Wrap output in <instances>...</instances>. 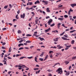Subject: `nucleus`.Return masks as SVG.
<instances>
[{
    "label": "nucleus",
    "instance_id": "obj_33",
    "mask_svg": "<svg viewBox=\"0 0 76 76\" xmlns=\"http://www.w3.org/2000/svg\"><path fill=\"white\" fill-rule=\"evenodd\" d=\"M12 48L11 47H10L9 48V52L10 53V52H11V51H12V49L11 48Z\"/></svg>",
    "mask_w": 76,
    "mask_h": 76
},
{
    "label": "nucleus",
    "instance_id": "obj_24",
    "mask_svg": "<svg viewBox=\"0 0 76 76\" xmlns=\"http://www.w3.org/2000/svg\"><path fill=\"white\" fill-rule=\"evenodd\" d=\"M41 71L40 70H39L37 71H36V74H38V73H39V72H40V71Z\"/></svg>",
    "mask_w": 76,
    "mask_h": 76
},
{
    "label": "nucleus",
    "instance_id": "obj_47",
    "mask_svg": "<svg viewBox=\"0 0 76 76\" xmlns=\"http://www.w3.org/2000/svg\"><path fill=\"white\" fill-rule=\"evenodd\" d=\"M1 49H6V48L4 47V46H2L1 47Z\"/></svg>",
    "mask_w": 76,
    "mask_h": 76
},
{
    "label": "nucleus",
    "instance_id": "obj_4",
    "mask_svg": "<svg viewBox=\"0 0 76 76\" xmlns=\"http://www.w3.org/2000/svg\"><path fill=\"white\" fill-rule=\"evenodd\" d=\"M73 8L75 7V6H76V4H71L70 5Z\"/></svg>",
    "mask_w": 76,
    "mask_h": 76
},
{
    "label": "nucleus",
    "instance_id": "obj_32",
    "mask_svg": "<svg viewBox=\"0 0 76 76\" xmlns=\"http://www.w3.org/2000/svg\"><path fill=\"white\" fill-rule=\"evenodd\" d=\"M18 15H17L15 16V18H16V19H19L18 17Z\"/></svg>",
    "mask_w": 76,
    "mask_h": 76
},
{
    "label": "nucleus",
    "instance_id": "obj_20",
    "mask_svg": "<svg viewBox=\"0 0 76 76\" xmlns=\"http://www.w3.org/2000/svg\"><path fill=\"white\" fill-rule=\"evenodd\" d=\"M26 42L27 44V43H31V42L30 41H26Z\"/></svg>",
    "mask_w": 76,
    "mask_h": 76
},
{
    "label": "nucleus",
    "instance_id": "obj_57",
    "mask_svg": "<svg viewBox=\"0 0 76 76\" xmlns=\"http://www.w3.org/2000/svg\"><path fill=\"white\" fill-rule=\"evenodd\" d=\"M24 48L26 49L27 50H28L29 48L28 47H25Z\"/></svg>",
    "mask_w": 76,
    "mask_h": 76
},
{
    "label": "nucleus",
    "instance_id": "obj_50",
    "mask_svg": "<svg viewBox=\"0 0 76 76\" xmlns=\"http://www.w3.org/2000/svg\"><path fill=\"white\" fill-rule=\"evenodd\" d=\"M33 47H34V46H30V48L31 49H32V48H33Z\"/></svg>",
    "mask_w": 76,
    "mask_h": 76
},
{
    "label": "nucleus",
    "instance_id": "obj_43",
    "mask_svg": "<svg viewBox=\"0 0 76 76\" xmlns=\"http://www.w3.org/2000/svg\"><path fill=\"white\" fill-rule=\"evenodd\" d=\"M28 3H29V5H31L32 4V2H28Z\"/></svg>",
    "mask_w": 76,
    "mask_h": 76
},
{
    "label": "nucleus",
    "instance_id": "obj_59",
    "mask_svg": "<svg viewBox=\"0 0 76 76\" xmlns=\"http://www.w3.org/2000/svg\"><path fill=\"white\" fill-rule=\"evenodd\" d=\"M7 58H9V59H12V58H10L9 56H8Z\"/></svg>",
    "mask_w": 76,
    "mask_h": 76
},
{
    "label": "nucleus",
    "instance_id": "obj_53",
    "mask_svg": "<svg viewBox=\"0 0 76 76\" xmlns=\"http://www.w3.org/2000/svg\"><path fill=\"white\" fill-rule=\"evenodd\" d=\"M50 18V17L49 16L46 17V19H48V18Z\"/></svg>",
    "mask_w": 76,
    "mask_h": 76
},
{
    "label": "nucleus",
    "instance_id": "obj_12",
    "mask_svg": "<svg viewBox=\"0 0 76 76\" xmlns=\"http://www.w3.org/2000/svg\"><path fill=\"white\" fill-rule=\"evenodd\" d=\"M70 75V72L68 71L65 74L66 76H69Z\"/></svg>",
    "mask_w": 76,
    "mask_h": 76
},
{
    "label": "nucleus",
    "instance_id": "obj_46",
    "mask_svg": "<svg viewBox=\"0 0 76 76\" xmlns=\"http://www.w3.org/2000/svg\"><path fill=\"white\" fill-rule=\"evenodd\" d=\"M70 13H71V12L69 10L68 12V15H70Z\"/></svg>",
    "mask_w": 76,
    "mask_h": 76
},
{
    "label": "nucleus",
    "instance_id": "obj_42",
    "mask_svg": "<svg viewBox=\"0 0 76 76\" xmlns=\"http://www.w3.org/2000/svg\"><path fill=\"white\" fill-rule=\"evenodd\" d=\"M8 7V5L7 6H5L4 7V9H7V7Z\"/></svg>",
    "mask_w": 76,
    "mask_h": 76
},
{
    "label": "nucleus",
    "instance_id": "obj_41",
    "mask_svg": "<svg viewBox=\"0 0 76 76\" xmlns=\"http://www.w3.org/2000/svg\"><path fill=\"white\" fill-rule=\"evenodd\" d=\"M64 19L63 18H58V20H63Z\"/></svg>",
    "mask_w": 76,
    "mask_h": 76
},
{
    "label": "nucleus",
    "instance_id": "obj_61",
    "mask_svg": "<svg viewBox=\"0 0 76 76\" xmlns=\"http://www.w3.org/2000/svg\"><path fill=\"white\" fill-rule=\"evenodd\" d=\"M18 67H22V66H21V65H18Z\"/></svg>",
    "mask_w": 76,
    "mask_h": 76
},
{
    "label": "nucleus",
    "instance_id": "obj_40",
    "mask_svg": "<svg viewBox=\"0 0 76 76\" xmlns=\"http://www.w3.org/2000/svg\"><path fill=\"white\" fill-rule=\"evenodd\" d=\"M64 37H66V38H68V36L67 35H64Z\"/></svg>",
    "mask_w": 76,
    "mask_h": 76
},
{
    "label": "nucleus",
    "instance_id": "obj_21",
    "mask_svg": "<svg viewBox=\"0 0 76 76\" xmlns=\"http://www.w3.org/2000/svg\"><path fill=\"white\" fill-rule=\"evenodd\" d=\"M61 38H62V39L64 40H66V39L67 38H66L65 37H61Z\"/></svg>",
    "mask_w": 76,
    "mask_h": 76
},
{
    "label": "nucleus",
    "instance_id": "obj_56",
    "mask_svg": "<svg viewBox=\"0 0 76 76\" xmlns=\"http://www.w3.org/2000/svg\"><path fill=\"white\" fill-rule=\"evenodd\" d=\"M47 30H48V31H50V28H49L48 29H47Z\"/></svg>",
    "mask_w": 76,
    "mask_h": 76
},
{
    "label": "nucleus",
    "instance_id": "obj_7",
    "mask_svg": "<svg viewBox=\"0 0 76 76\" xmlns=\"http://www.w3.org/2000/svg\"><path fill=\"white\" fill-rule=\"evenodd\" d=\"M36 57H35L34 60H35V61H36V62H37V63H38V61H37V57H38V56L37 55L36 56Z\"/></svg>",
    "mask_w": 76,
    "mask_h": 76
},
{
    "label": "nucleus",
    "instance_id": "obj_16",
    "mask_svg": "<svg viewBox=\"0 0 76 76\" xmlns=\"http://www.w3.org/2000/svg\"><path fill=\"white\" fill-rule=\"evenodd\" d=\"M24 58H27L26 57H24V56L21 57L19 58V60H22V59H23Z\"/></svg>",
    "mask_w": 76,
    "mask_h": 76
},
{
    "label": "nucleus",
    "instance_id": "obj_13",
    "mask_svg": "<svg viewBox=\"0 0 76 76\" xmlns=\"http://www.w3.org/2000/svg\"><path fill=\"white\" fill-rule=\"evenodd\" d=\"M53 22V20L52 19H50L48 21V22L49 23H51Z\"/></svg>",
    "mask_w": 76,
    "mask_h": 76
},
{
    "label": "nucleus",
    "instance_id": "obj_2",
    "mask_svg": "<svg viewBox=\"0 0 76 76\" xmlns=\"http://www.w3.org/2000/svg\"><path fill=\"white\" fill-rule=\"evenodd\" d=\"M57 47H58L57 48L58 49V50H60V49H61V48H63V47L60 46V45H57Z\"/></svg>",
    "mask_w": 76,
    "mask_h": 76
},
{
    "label": "nucleus",
    "instance_id": "obj_25",
    "mask_svg": "<svg viewBox=\"0 0 76 76\" xmlns=\"http://www.w3.org/2000/svg\"><path fill=\"white\" fill-rule=\"evenodd\" d=\"M38 20H37V19H36L35 20V22L37 25L38 24Z\"/></svg>",
    "mask_w": 76,
    "mask_h": 76
},
{
    "label": "nucleus",
    "instance_id": "obj_30",
    "mask_svg": "<svg viewBox=\"0 0 76 76\" xmlns=\"http://www.w3.org/2000/svg\"><path fill=\"white\" fill-rule=\"evenodd\" d=\"M39 60H40V61H43L44 59H43V58H39Z\"/></svg>",
    "mask_w": 76,
    "mask_h": 76
},
{
    "label": "nucleus",
    "instance_id": "obj_1",
    "mask_svg": "<svg viewBox=\"0 0 76 76\" xmlns=\"http://www.w3.org/2000/svg\"><path fill=\"white\" fill-rule=\"evenodd\" d=\"M56 72H58V74H59L60 73V75H61L62 74V73H63V70H62V68H58V69L56 71Z\"/></svg>",
    "mask_w": 76,
    "mask_h": 76
},
{
    "label": "nucleus",
    "instance_id": "obj_3",
    "mask_svg": "<svg viewBox=\"0 0 76 76\" xmlns=\"http://www.w3.org/2000/svg\"><path fill=\"white\" fill-rule=\"evenodd\" d=\"M25 14L23 13V15H20V17L21 18H23V19H24L25 18Z\"/></svg>",
    "mask_w": 76,
    "mask_h": 76
},
{
    "label": "nucleus",
    "instance_id": "obj_48",
    "mask_svg": "<svg viewBox=\"0 0 76 76\" xmlns=\"http://www.w3.org/2000/svg\"><path fill=\"white\" fill-rule=\"evenodd\" d=\"M39 12L40 13H42L43 12L41 10H39Z\"/></svg>",
    "mask_w": 76,
    "mask_h": 76
},
{
    "label": "nucleus",
    "instance_id": "obj_27",
    "mask_svg": "<svg viewBox=\"0 0 76 76\" xmlns=\"http://www.w3.org/2000/svg\"><path fill=\"white\" fill-rule=\"evenodd\" d=\"M24 41V40L21 39V40H20V41L19 42V43H21L22 42H23V41Z\"/></svg>",
    "mask_w": 76,
    "mask_h": 76
},
{
    "label": "nucleus",
    "instance_id": "obj_11",
    "mask_svg": "<svg viewBox=\"0 0 76 76\" xmlns=\"http://www.w3.org/2000/svg\"><path fill=\"white\" fill-rule=\"evenodd\" d=\"M39 4V1L38 0L37 1H36L35 2L34 4Z\"/></svg>",
    "mask_w": 76,
    "mask_h": 76
},
{
    "label": "nucleus",
    "instance_id": "obj_22",
    "mask_svg": "<svg viewBox=\"0 0 76 76\" xmlns=\"http://www.w3.org/2000/svg\"><path fill=\"white\" fill-rule=\"evenodd\" d=\"M18 34H21V33H22V31L20 30H18Z\"/></svg>",
    "mask_w": 76,
    "mask_h": 76
},
{
    "label": "nucleus",
    "instance_id": "obj_36",
    "mask_svg": "<svg viewBox=\"0 0 76 76\" xmlns=\"http://www.w3.org/2000/svg\"><path fill=\"white\" fill-rule=\"evenodd\" d=\"M27 58L29 59H31V58H33V57L31 56L30 57H27Z\"/></svg>",
    "mask_w": 76,
    "mask_h": 76
},
{
    "label": "nucleus",
    "instance_id": "obj_60",
    "mask_svg": "<svg viewBox=\"0 0 76 76\" xmlns=\"http://www.w3.org/2000/svg\"><path fill=\"white\" fill-rule=\"evenodd\" d=\"M70 20H72V21H74V19L72 18H70Z\"/></svg>",
    "mask_w": 76,
    "mask_h": 76
},
{
    "label": "nucleus",
    "instance_id": "obj_49",
    "mask_svg": "<svg viewBox=\"0 0 76 76\" xmlns=\"http://www.w3.org/2000/svg\"><path fill=\"white\" fill-rule=\"evenodd\" d=\"M73 27H72L70 28V30H73Z\"/></svg>",
    "mask_w": 76,
    "mask_h": 76
},
{
    "label": "nucleus",
    "instance_id": "obj_62",
    "mask_svg": "<svg viewBox=\"0 0 76 76\" xmlns=\"http://www.w3.org/2000/svg\"><path fill=\"white\" fill-rule=\"evenodd\" d=\"M19 13H20V11L19 10H18V11H17L18 14H19Z\"/></svg>",
    "mask_w": 76,
    "mask_h": 76
},
{
    "label": "nucleus",
    "instance_id": "obj_64",
    "mask_svg": "<svg viewBox=\"0 0 76 76\" xmlns=\"http://www.w3.org/2000/svg\"><path fill=\"white\" fill-rule=\"evenodd\" d=\"M48 76H52V75H51V74H49L48 75Z\"/></svg>",
    "mask_w": 76,
    "mask_h": 76
},
{
    "label": "nucleus",
    "instance_id": "obj_8",
    "mask_svg": "<svg viewBox=\"0 0 76 76\" xmlns=\"http://www.w3.org/2000/svg\"><path fill=\"white\" fill-rule=\"evenodd\" d=\"M61 25V23H58L57 25V26L58 29H60V25Z\"/></svg>",
    "mask_w": 76,
    "mask_h": 76
},
{
    "label": "nucleus",
    "instance_id": "obj_5",
    "mask_svg": "<svg viewBox=\"0 0 76 76\" xmlns=\"http://www.w3.org/2000/svg\"><path fill=\"white\" fill-rule=\"evenodd\" d=\"M58 38L57 37L56 38H55L53 39V40L54 41H55V42H57V41H58Z\"/></svg>",
    "mask_w": 76,
    "mask_h": 76
},
{
    "label": "nucleus",
    "instance_id": "obj_37",
    "mask_svg": "<svg viewBox=\"0 0 76 76\" xmlns=\"http://www.w3.org/2000/svg\"><path fill=\"white\" fill-rule=\"evenodd\" d=\"M22 65V66H23L24 67H23V68H25V67L26 68H27V67L26 66H25V65Z\"/></svg>",
    "mask_w": 76,
    "mask_h": 76
},
{
    "label": "nucleus",
    "instance_id": "obj_55",
    "mask_svg": "<svg viewBox=\"0 0 76 76\" xmlns=\"http://www.w3.org/2000/svg\"><path fill=\"white\" fill-rule=\"evenodd\" d=\"M59 7H63V5H61V6L59 5Z\"/></svg>",
    "mask_w": 76,
    "mask_h": 76
},
{
    "label": "nucleus",
    "instance_id": "obj_15",
    "mask_svg": "<svg viewBox=\"0 0 76 76\" xmlns=\"http://www.w3.org/2000/svg\"><path fill=\"white\" fill-rule=\"evenodd\" d=\"M46 12H50V10H49V8H47L46 9Z\"/></svg>",
    "mask_w": 76,
    "mask_h": 76
},
{
    "label": "nucleus",
    "instance_id": "obj_39",
    "mask_svg": "<svg viewBox=\"0 0 76 76\" xmlns=\"http://www.w3.org/2000/svg\"><path fill=\"white\" fill-rule=\"evenodd\" d=\"M76 56L73 57L72 58V59L73 60H74V59H76Z\"/></svg>",
    "mask_w": 76,
    "mask_h": 76
},
{
    "label": "nucleus",
    "instance_id": "obj_58",
    "mask_svg": "<svg viewBox=\"0 0 76 76\" xmlns=\"http://www.w3.org/2000/svg\"><path fill=\"white\" fill-rule=\"evenodd\" d=\"M6 44V42H4L2 44V45H4Z\"/></svg>",
    "mask_w": 76,
    "mask_h": 76
},
{
    "label": "nucleus",
    "instance_id": "obj_54",
    "mask_svg": "<svg viewBox=\"0 0 76 76\" xmlns=\"http://www.w3.org/2000/svg\"><path fill=\"white\" fill-rule=\"evenodd\" d=\"M2 30H6V28H2Z\"/></svg>",
    "mask_w": 76,
    "mask_h": 76
},
{
    "label": "nucleus",
    "instance_id": "obj_6",
    "mask_svg": "<svg viewBox=\"0 0 76 76\" xmlns=\"http://www.w3.org/2000/svg\"><path fill=\"white\" fill-rule=\"evenodd\" d=\"M60 64L59 63H55V64L54 65V66H52V67H55V66H56V65H57L58 64H59V66H60Z\"/></svg>",
    "mask_w": 76,
    "mask_h": 76
},
{
    "label": "nucleus",
    "instance_id": "obj_17",
    "mask_svg": "<svg viewBox=\"0 0 76 76\" xmlns=\"http://www.w3.org/2000/svg\"><path fill=\"white\" fill-rule=\"evenodd\" d=\"M75 40H72L71 41V43L72 44H74V43H75Z\"/></svg>",
    "mask_w": 76,
    "mask_h": 76
},
{
    "label": "nucleus",
    "instance_id": "obj_34",
    "mask_svg": "<svg viewBox=\"0 0 76 76\" xmlns=\"http://www.w3.org/2000/svg\"><path fill=\"white\" fill-rule=\"evenodd\" d=\"M64 32H63L62 34H60V36H62L63 34H64Z\"/></svg>",
    "mask_w": 76,
    "mask_h": 76
},
{
    "label": "nucleus",
    "instance_id": "obj_10",
    "mask_svg": "<svg viewBox=\"0 0 76 76\" xmlns=\"http://www.w3.org/2000/svg\"><path fill=\"white\" fill-rule=\"evenodd\" d=\"M43 3H44L45 4H48V2L47 1H45L44 0L42 1Z\"/></svg>",
    "mask_w": 76,
    "mask_h": 76
},
{
    "label": "nucleus",
    "instance_id": "obj_28",
    "mask_svg": "<svg viewBox=\"0 0 76 76\" xmlns=\"http://www.w3.org/2000/svg\"><path fill=\"white\" fill-rule=\"evenodd\" d=\"M72 46V45H69V46H67L66 47V48H70L71 46Z\"/></svg>",
    "mask_w": 76,
    "mask_h": 76
},
{
    "label": "nucleus",
    "instance_id": "obj_26",
    "mask_svg": "<svg viewBox=\"0 0 76 76\" xmlns=\"http://www.w3.org/2000/svg\"><path fill=\"white\" fill-rule=\"evenodd\" d=\"M31 13V14H33V15H32V16L33 17H34V16H35V13L34 12H32Z\"/></svg>",
    "mask_w": 76,
    "mask_h": 76
},
{
    "label": "nucleus",
    "instance_id": "obj_38",
    "mask_svg": "<svg viewBox=\"0 0 76 76\" xmlns=\"http://www.w3.org/2000/svg\"><path fill=\"white\" fill-rule=\"evenodd\" d=\"M64 17L65 18H67L68 17V15H64Z\"/></svg>",
    "mask_w": 76,
    "mask_h": 76
},
{
    "label": "nucleus",
    "instance_id": "obj_29",
    "mask_svg": "<svg viewBox=\"0 0 76 76\" xmlns=\"http://www.w3.org/2000/svg\"><path fill=\"white\" fill-rule=\"evenodd\" d=\"M26 36L27 37H31V36H32V35L28 34H27V35H26Z\"/></svg>",
    "mask_w": 76,
    "mask_h": 76
},
{
    "label": "nucleus",
    "instance_id": "obj_9",
    "mask_svg": "<svg viewBox=\"0 0 76 76\" xmlns=\"http://www.w3.org/2000/svg\"><path fill=\"white\" fill-rule=\"evenodd\" d=\"M38 39H40V40L41 41H42L43 40H44V41H45V39H44V38H41L40 37H39L38 38Z\"/></svg>",
    "mask_w": 76,
    "mask_h": 76
},
{
    "label": "nucleus",
    "instance_id": "obj_52",
    "mask_svg": "<svg viewBox=\"0 0 76 76\" xmlns=\"http://www.w3.org/2000/svg\"><path fill=\"white\" fill-rule=\"evenodd\" d=\"M69 11H70V12H73V10H72V9L70 8V9Z\"/></svg>",
    "mask_w": 76,
    "mask_h": 76
},
{
    "label": "nucleus",
    "instance_id": "obj_45",
    "mask_svg": "<svg viewBox=\"0 0 76 76\" xmlns=\"http://www.w3.org/2000/svg\"><path fill=\"white\" fill-rule=\"evenodd\" d=\"M13 21L14 22H15V21H17V20L16 19H13Z\"/></svg>",
    "mask_w": 76,
    "mask_h": 76
},
{
    "label": "nucleus",
    "instance_id": "obj_63",
    "mask_svg": "<svg viewBox=\"0 0 76 76\" xmlns=\"http://www.w3.org/2000/svg\"><path fill=\"white\" fill-rule=\"evenodd\" d=\"M73 49H74V50H76V47H73Z\"/></svg>",
    "mask_w": 76,
    "mask_h": 76
},
{
    "label": "nucleus",
    "instance_id": "obj_19",
    "mask_svg": "<svg viewBox=\"0 0 76 76\" xmlns=\"http://www.w3.org/2000/svg\"><path fill=\"white\" fill-rule=\"evenodd\" d=\"M65 64L67 65V64H69V63H70V62H68L67 61H65Z\"/></svg>",
    "mask_w": 76,
    "mask_h": 76
},
{
    "label": "nucleus",
    "instance_id": "obj_44",
    "mask_svg": "<svg viewBox=\"0 0 76 76\" xmlns=\"http://www.w3.org/2000/svg\"><path fill=\"white\" fill-rule=\"evenodd\" d=\"M23 49V48L21 47V48H19V50H22Z\"/></svg>",
    "mask_w": 76,
    "mask_h": 76
},
{
    "label": "nucleus",
    "instance_id": "obj_23",
    "mask_svg": "<svg viewBox=\"0 0 76 76\" xmlns=\"http://www.w3.org/2000/svg\"><path fill=\"white\" fill-rule=\"evenodd\" d=\"M54 25H55V23H53L51 25H50V26H51V27H53V26H54Z\"/></svg>",
    "mask_w": 76,
    "mask_h": 76
},
{
    "label": "nucleus",
    "instance_id": "obj_31",
    "mask_svg": "<svg viewBox=\"0 0 76 76\" xmlns=\"http://www.w3.org/2000/svg\"><path fill=\"white\" fill-rule=\"evenodd\" d=\"M75 31H76V30H73L71 31L70 32V33H73V32H75Z\"/></svg>",
    "mask_w": 76,
    "mask_h": 76
},
{
    "label": "nucleus",
    "instance_id": "obj_14",
    "mask_svg": "<svg viewBox=\"0 0 76 76\" xmlns=\"http://www.w3.org/2000/svg\"><path fill=\"white\" fill-rule=\"evenodd\" d=\"M48 55H46V56L45 57V58L44 59V61H45V60H47V59L48 58Z\"/></svg>",
    "mask_w": 76,
    "mask_h": 76
},
{
    "label": "nucleus",
    "instance_id": "obj_51",
    "mask_svg": "<svg viewBox=\"0 0 76 76\" xmlns=\"http://www.w3.org/2000/svg\"><path fill=\"white\" fill-rule=\"evenodd\" d=\"M61 1V0H59L58 1H57L56 2V3H58V2Z\"/></svg>",
    "mask_w": 76,
    "mask_h": 76
},
{
    "label": "nucleus",
    "instance_id": "obj_35",
    "mask_svg": "<svg viewBox=\"0 0 76 76\" xmlns=\"http://www.w3.org/2000/svg\"><path fill=\"white\" fill-rule=\"evenodd\" d=\"M21 54H17L16 55V57H19V56H21Z\"/></svg>",
    "mask_w": 76,
    "mask_h": 76
},
{
    "label": "nucleus",
    "instance_id": "obj_18",
    "mask_svg": "<svg viewBox=\"0 0 76 76\" xmlns=\"http://www.w3.org/2000/svg\"><path fill=\"white\" fill-rule=\"evenodd\" d=\"M44 53L43 52H42V54H41L40 55V57H43V56H44Z\"/></svg>",
    "mask_w": 76,
    "mask_h": 76
}]
</instances>
